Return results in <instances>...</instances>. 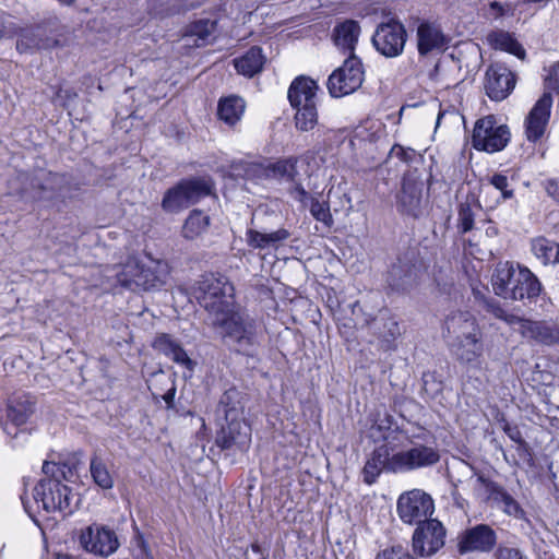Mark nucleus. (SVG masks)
I'll list each match as a JSON object with an SVG mask.
<instances>
[{
	"instance_id": "obj_45",
	"label": "nucleus",
	"mask_w": 559,
	"mask_h": 559,
	"mask_svg": "<svg viewBox=\"0 0 559 559\" xmlns=\"http://www.w3.org/2000/svg\"><path fill=\"white\" fill-rule=\"evenodd\" d=\"M457 230L460 234H466L474 227L475 212L471 203H461L457 213Z\"/></svg>"
},
{
	"instance_id": "obj_53",
	"label": "nucleus",
	"mask_w": 559,
	"mask_h": 559,
	"mask_svg": "<svg viewBox=\"0 0 559 559\" xmlns=\"http://www.w3.org/2000/svg\"><path fill=\"white\" fill-rule=\"evenodd\" d=\"M376 559H415L407 549L402 546H393L377 555Z\"/></svg>"
},
{
	"instance_id": "obj_33",
	"label": "nucleus",
	"mask_w": 559,
	"mask_h": 559,
	"mask_svg": "<svg viewBox=\"0 0 559 559\" xmlns=\"http://www.w3.org/2000/svg\"><path fill=\"white\" fill-rule=\"evenodd\" d=\"M360 35V26L354 20H347L334 27L333 39L335 45L348 51L349 55H355L354 50Z\"/></svg>"
},
{
	"instance_id": "obj_43",
	"label": "nucleus",
	"mask_w": 559,
	"mask_h": 559,
	"mask_svg": "<svg viewBox=\"0 0 559 559\" xmlns=\"http://www.w3.org/2000/svg\"><path fill=\"white\" fill-rule=\"evenodd\" d=\"M474 489L478 496L483 497L484 501L493 504L504 488L483 474H477Z\"/></svg>"
},
{
	"instance_id": "obj_21",
	"label": "nucleus",
	"mask_w": 559,
	"mask_h": 559,
	"mask_svg": "<svg viewBox=\"0 0 559 559\" xmlns=\"http://www.w3.org/2000/svg\"><path fill=\"white\" fill-rule=\"evenodd\" d=\"M216 437V444L222 449L237 448L246 451L251 442V428L243 418L225 420Z\"/></svg>"
},
{
	"instance_id": "obj_13",
	"label": "nucleus",
	"mask_w": 559,
	"mask_h": 559,
	"mask_svg": "<svg viewBox=\"0 0 559 559\" xmlns=\"http://www.w3.org/2000/svg\"><path fill=\"white\" fill-rule=\"evenodd\" d=\"M447 530L437 519L416 525L412 536V548L419 557H431L445 544Z\"/></svg>"
},
{
	"instance_id": "obj_37",
	"label": "nucleus",
	"mask_w": 559,
	"mask_h": 559,
	"mask_svg": "<svg viewBox=\"0 0 559 559\" xmlns=\"http://www.w3.org/2000/svg\"><path fill=\"white\" fill-rule=\"evenodd\" d=\"M487 43L493 48L507 51L519 59L525 58V50L522 45L508 32L493 31L487 35Z\"/></svg>"
},
{
	"instance_id": "obj_60",
	"label": "nucleus",
	"mask_w": 559,
	"mask_h": 559,
	"mask_svg": "<svg viewBox=\"0 0 559 559\" xmlns=\"http://www.w3.org/2000/svg\"><path fill=\"white\" fill-rule=\"evenodd\" d=\"M56 559H74L72 556L70 555H58Z\"/></svg>"
},
{
	"instance_id": "obj_58",
	"label": "nucleus",
	"mask_w": 559,
	"mask_h": 559,
	"mask_svg": "<svg viewBox=\"0 0 559 559\" xmlns=\"http://www.w3.org/2000/svg\"><path fill=\"white\" fill-rule=\"evenodd\" d=\"M174 397H175V389H171L169 390L165 395H164V400L165 402L170 405L174 401Z\"/></svg>"
},
{
	"instance_id": "obj_50",
	"label": "nucleus",
	"mask_w": 559,
	"mask_h": 559,
	"mask_svg": "<svg viewBox=\"0 0 559 559\" xmlns=\"http://www.w3.org/2000/svg\"><path fill=\"white\" fill-rule=\"evenodd\" d=\"M545 92L559 94V61L549 67L544 79Z\"/></svg>"
},
{
	"instance_id": "obj_30",
	"label": "nucleus",
	"mask_w": 559,
	"mask_h": 559,
	"mask_svg": "<svg viewBox=\"0 0 559 559\" xmlns=\"http://www.w3.org/2000/svg\"><path fill=\"white\" fill-rule=\"evenodd\" d=\"M215 28L216 22L209 19L191 23L183 34L186 45L202 47L212 43Z\"/></svg>"
},
{
	"instance_id": "obj_12",
	"label": "nucleus",
	"mask_w": 559,
	"mask_h": 559,
	"mask_svg": "<svg viewBox=\"0 0 559 559\" xmlns=\"http://www.w3.org/2000/svg\"><path fill=\"white\" fill-rule=\"evenodd\" d=\"M510 141L509 128L497 124L492 116L479 119L473 131V146L478 151L495 153L503 150Z\"/></svg>"
},
{
	"instance_id": "obj_29",
	"label": "nucleus",
	"mask_w": 559,
	"mask_h": 559,
	"mask_svg": "<svg viewBox=\"0 0 559 559\" xmlns=\"http://www.w3.org/2000/svg\"><path fill=\"white\" fill-rule=\"evenodd\" d=\"M33 409L31 405H25L22 403L12 404L8 407V421L4 424L3 430L4 432L12 437V439H17L19 437L28 436L24 429H20L21 426L26 424L28 420Z\"/></svg>"
},
{
	"instance_id": "obj_25",
	"label": "nucleus",
	"mask_w": 559,
	"mask_h": 559,
	"mask_svg": "<svg viewBox=\"0 0 559 559\" xmlns=\"http://www.w3.org/2000/svg\"><path fill=\"white\" fill-rule=\"evenodd\" d=\"M416 40L420 57H426L436 50H442L445 46V36L440 27L429 22H421L418 25Z\"/></svg>"
},
{
	"instance_id": "obj_32",
	"label": "nucleus",
	"mask_w": 559,
	"mask_h": 559,
	"mask_svg": "<svg viewBox=\"0 0 559 559\" xmlns=\"http://www.w3.org/2000/svg\"><path fill=\"white\" fill-rule=\"evenodd\" d=\"M290 237V233L286 228H280L272 233H261L255 229H248L246 239L249 247L253 249H276L281 243Z\"/></svg>"
},
{
	"instance_id": "obj_59",
	"label": "nucleus",
	"mask_w": 559,
	"mask_h": 559,
	"mask_svg": "<svg viewBox=\"0 0 559 559\" xmlns=\"http://www.w3.org/2000/svg\"><path fill=\"white\" fill-rule=\"evenodd\" d=\"M22 502H23L25 511L36 522L35 518L33 515L32 507L28 504V502L23 497H22Z\"/></svg>"
},
{
	"instance_id": "obj_27",
	"label": "nucleus",
	"mask_w": 559,
	"mask_h": 559,
	"mask_svg": "<svg viewBox=\"0 0 559 559\" xmlns=\"http://www.w3.org/2000/svg\"><path fill=\"white\" fill-rule=\"evenodd\" d=\"M452 355L461 362L475 365L483 354L481 334L457 341H448Z\"/></svg>"
},
{
	"instance_id": "obj_15",
	"label": "nucleus",
	"mask_w": 559,
	"mask_h": 559,
	"mask_svg": "<svg viewBox=\"0 0 559 559\" xmlns=\"http://www.w3.org/2000/svg\"><path fill=\"white\" fill-rule=\"evenodd\" d=\"M497 532L485 523H479L464 530L457 536V551L461 555L471 552L489 554L497 546Z\"/></svg>"
},
{
	"instance_id": "obj_23",
	"label": "nucleus",
	"mask_w": 559,
	"mask_h": 559,
	"mask_svg": "<svg viewBox=\"0 0 559 559\" xmlns=\"http://www.w3.org/2000/svg\"><path fill=\"white\" fill-rule=\"evenodd\" d=\"M417 280L415 264L407 257L397 258L386 274V284L394 292H406L414 286Z\"/></svg>"
},
{
	"instance_id": "obj_51",
	"label": "nucleus",
	"mask_w": 559,
	"mask_h": 559,
	"mask_svg": "<svg viewBox=\"0 0 559 559\" xmlns=\"http://www.w3.org/2000/svg\"><path fill=\"white\" fill-rule=\"evenodd\" d=\"M493 550L495 559H526L523 551L515 547L500 544Z\"/></svg>"
},
{
	"instance_id": "obj_34",
	"label": "nucleus",
	"mask_w": 559,
	"mask_h": 559,
	"mask_svg": "<svg viewBox=\"0 0 559 559\" xmlns=\"http://www.w3.org/2000/svg\"><path fill=\"white\" fill-rule=\"evenodd\" d=\"M199 5L195 0H150L148 12L155 17H167Z\"/></svg>"
},
{
	"instance_id": "obj_7",
	"label": "nucleus",
	"mask_w": 559,
	"mask_h": 559,
	"mask_svg": "<svg viewBox=\"0 0 559 559\" xmlns=\"http://www.w3.org/2000/svg\"><path fill=\"white\" fill-rule=\"evenodd\" d=\"M200 305L209 313V322L235 307L234 286L224 276L205 274L198 283Z\"/></svg>"
},
{
	"instance_id": "obj_24",
	"label": "nucleus",
	"mask_w": 559,
	"mask_h": 559,
	"mask_svg": "<svg viewBox=\"0 0 559 559\" xmlns=\"http://www.w3.org/2000/svg\"><path fill=\"white\" fill-rule=\"evenodd\" d=\"M520 265L512 262H499L491 275V286L495 294L503 299H511L513 287L518 284Z\"/></svg>"
},
{
	"instance_id": "obj_57",
	"label": "nucleus",
	"mask_w": 559,
	"mask_h": 559,
	"mask_svg": "<svg viewBox=\"0 0 559 559\" xmlns=\"http://www.w3.org/2000/svg\"><path fill=\"white\" fill-rule=\"evenodd\" d=\"M545 189L549 197H551L557 203H559V179H548L545 182Z\"/></svg>"
},
{
	"instance_id": "obj_19",
	"label": "nucleus",
	"mask_w": 559,
	"mask_h": 559,
	"mask_svg": "<svg viewBox=\"0 0 559 559\" xmlns=\"http://www.w3.org/2000/svg\"><path fill=\"white\" fill-rule=\"evenodd\" d=\"M515 84V74L502 63L491 64L486 71L485 91L491 100L506 99Z\"/></svg>"
},
{
	"instance_id": "obj_3",
	"label": "nucleus",
	"mask_w": 559,
	"mask_h": 559,
	"mask_svg": "<svg viewBox=\"0 0 559 559\" xmlns=\"http://www.w3.org/2000/svg\"><path fill=\"white\" fill-rule=\"evenodd\" d=\"M483 304L488 312L516 329L523 337L547 346L559 344V323L534 321L510 314L492 298L484 297Z\"/></svg>"
},
{
	"instance_id": "obj_2",
	"label": "nucleus",
	"mask_w": 559,
	"mask_h": 559,
	"mask_svg": "<svg viewBox=\"0 0 559 559\" xmlns=\"http://www.w3.org/2000/svg\"><path fill=\"white\" fill-rule=\"evenodd\" d=\"M64 467L53 462H44L45 475L33 489V499L37 507L47 513L59 512L63 516L73 513L78 499L72 489L61 483L66 477Z\"/></svg>"
},
{
	"instance_id": "obj_41",
	"label": "nucleus",
	"mask_w": 559,
	"mask_h": 559,
	"mask_svg": "<svg viewBox=\"0 0 559 559\" xmlns=\"http://www.w3.org/2000/svg\"><path fill=\"white\" fill-rule=\"evenodd\" d=\"M90 472L94 483L103 489H111L114 486V478L109 473L103 460L94 455L91 459Z\"/></svg>"
},
{
	"instance_id": "obj_49",
	"label": "nucleus",
	"mask_w": 559,
	"mask_h": 559,
	"mask_svg": "<svg viewBox=\"0 0 559 559\" xmlns=\"http://www.w3.org/2000/svg\"><path fill=\"white\" fill-rule=\"evenodd\" d=\"M442 381L437 378L436 372H424L423 390L429 397H437L442 392Z\"/></svg>"
},
{
	"instance_id": "obj_40",
	"label": "nucleus",
	"mask_w": 559,
	"mask_h": 559,
	"mask_svg": "<svg viewBox=\"0 0 559 559\" xmlns=\"http://www.w3.org/2000/svg\"><path fill=\"white\" fill-rule=\"evenodd\" d=\"M46 45L39 36L38 28L23 29L16 40V49L21 53H33L35 50L45 48Z\"/></svg>"
},
{
	"instance_id": "obj_17",
	"label": "nucleus",
	"mask_w": 559,
	"mask_h": 559,
	"mask_svg": "<svg viewBox=\"0 0 559 559\" xmlns=\"http://www.w3.org/2000/svg\"><path fill=\"white\" fill-rule=\"evenodd\" d=\"M440 460L437 449L424 444H415L406 451L393 454L392 473L409 472L432 466Z\"/></svg>"
},
{
	"instance_id": "obj_26",
	"label": "nucleus",
	"mask_w": 559,
	"mask_h": 559,
	"mask_svg": "<svg viewBox=\"0 0 559 559\" xmlns=\"http://www.w3.org/2000/svg\"><path fill=\"white\" fill-rule=\"evenodd\" d=\"M247 394L237 388H229L219 399L216 413L225 420L243 418Z\"/></svg>"
},
{
	"instance_id": "obj_48",
	"label": "nucleus",
	"mask_w": 559,
	"mask_h": 559,
	"mask_svg": "<svg viewBox=\"0 0 559 559\" xmlns=\"http://www.w3.org/2000/svg\"><path fill=\"white\" fill-rule=\"evenodd\" d=\"M514 14V5L510 2L501 3L499 1H491L485 11L488 19L499 20L507 15Z\"/></svg>"
},
{
	"instance_id": "obj_46",
	"label": "nucleus",
	"mask_w": 559,
	"mask_h": 559,
	"mask_svg": "<svg viewBox=\"0 0 559 559\" xmlns=\"http://www.w3.org/2000/svg\"><path fill=\"white\" fill-rule=\"evenodd\" d=\"M310 213L319 222L330 227L333 224V218L330 212L329 203L319 201L316 198L310 199Z\"/></svg>"
},
{
	"instance_id": "obj_1",
	"label": "nucleus",
	"mask_w": 559,
	"mask_h": 559,
	"mask_svg": "<svg viewBox=\"0 0 559 559\" xmlns=\"http://www.w3.org/2000/svg\"><path fill=\"white\" fill-rule=\"evenodd\" d=\"M211 326L223 342L237 353L255 356L260 347V332L257 321L236 306L210 321Z\"/></svg>"
},
{
	"instance_id": "obj_44",
	"label": "nucleus",
	"mask_w": 559,
	"mask_h": 559,
	"mask_svg": "<svg viewBox=\"0 0 559 559\" xmlns=\"http://www.w3.org/2000/svg\"><path fill=\"white\" fill-rule=\"evenodd\" d=\"M310 157V152L306 153L300 158L290 157L282 159L273 165V171L282 177H286L292 181H296L299 173L297 170V163L299 160H307Z\"/></svg>"
},
{
	"instance_id": "obj_38",
	"label": "nucleus",
	"mask_w": 559,
	"mask_h": 559,
	"mask_svg": "<svg viewBox=\"0 0 559 559\" xmlns=\"http://www.w3.org/2000/svg\"><path fill=\"white\" fill-rule=\"evenodd\" d=\"M534 255L544 264L559 263V243L544 237L532 241Z\"/></svg>"
},
{
	"instance_id": "obj_20",
	"label": "nucleus",
	"mask_w": 559,
	"mask_h": 559,
	"mask_svg": "<svg viewBox=\"0 0 559 559\" xmlns=\"http://www.w3.org/2000/svg\"><path fill=\"white\" fill-rule=\"evenodd\" d=\"M552 96L544 92L525 119V135L530 142L538 141L545 133L550 119Z\"/></svg>"
},
{
	"instance_id": "obj_18",
	"label": "nucleus",
	"mask_w": 559,
	"mask_h": 559,
	"mask_svg": "<svg viewBox=\"0 0 559 559\" xmlns=\"http://www.w3.org/2000/svg\"><path fill=\"white\" fill-rule=\"evenodd\" d=\"M423 191V180L412 175L404 176L401 191L396 195L397 211L414 218L420 217L426 207Z\"/></svg>"
},
{
	"instance_id": "obj_6",
	"label": "nucleus",
	"mask_w": 559,
	"mask_h": 559,
	"mask_svg": "<svg viewBox=\"0 0 559 559\" xmlns=\"http://www.w3.org/2000/svg\"><path fill=\"white\" fill-rule=\"evenodd\" d=\"M118 283L132 290H150L162 286L167 276L166 264L152 262L143 264L139 259L131 257L116 274Z\"/></svg>"
},
{
	"instance_id": "obj_5",
	"label": "nucleus",
	"mask_w": 559,
	"mask_h": 559,
	"mask_svg": "<svg viewBox=\"0 0 559 559\" xmlns=\"http://www.w3.org/2000/svg\"><path fill=\"white\" fill-rule=\"evenodd\" d=\"M318 90L316 81L306 76L296 78L288 88V100L296 110L295 126L300 131H310L318 123Z\"/></svg>"
},
{
	"instance_id": "obj_4",
	"label": "nucleus",
	"mask_w": 559,
	"mask_h": 559,
	"mask_svg": "<svg viewBox=\"0 0 559 559\" xmlns=\"http://www.w3.org/2000/svg\"><path fill=\"white\" fill-rule=\"evenodd\" d=\"M370 436L374 440H382L383 443L376 447L368 457L364 469V481L366 484H373L383 471L392 472L391 462L395 445L400 442L402 432L399 428H392L384 421L376 423L370 428Z\"/></svg>"
},
{
	"instance_id": "obj_16",
	"label": "nucleus",
	"mask_w": 559,
	"mask_h": 559,
	"mask_svg": "<svg viewBox=\"0 0 559 559\" xmlns=\"http://www.w3.org/2000/svg\"><path fill=\"white\" fill-rule=\"evenodd\" d=\"M79 542L84 550L100 557L115 554L120 546L116 533L99 524H92L83 530Z\"/></svg>"
},
{
	"instance_id": "obj_28",
	"label": "nucleus",
	"mask_w": 559,
	"mask_h": 559,
	"mask_svg": "<svg viewBox=\"0 0 559 559\" xmlns=\"http://www.w3.org/2000/svg\"><path fill=\"white\" fill-rule=\"evenodd\" d=\"M154 347L189 371L194 369L195 362L188 356L182 346L167 334H162L154 341Z\"/></svg>"
},
{
	"instance_id": "obj_54",
	"label": "nucleus",
	"mask_w": 559,
	"mask_h": 559,
	"mask_svg": "<svg viewBox=\"0 0 559 559\" xmlns=\"http://www.w3.org/2000/svg\"><path fill=\"white\" fill-rule=\"evenodd\" d=\"M290 195L305 206L308 205V201L310 202V199L312 198L300 183H296L294 188H292Z\"/></svg>"
},
{
	"instance_id": "obj_36",
	"label": "nucleus",
	"mask_w": 559,
	"mask_h": 559,
	"mask_svg": "<svg viewBox=\"0 0 559 559\" xmlns=\"http://www.w3.org/2000/svg\"><path fill=\"white\" fill-rule=\"evenodd\" d=\"M265 57L260 47H251L243 56L234 60L236 70L245 76L252 78L259 73L264 64Z\"/></svg>"
},
{
	"instance_id": "obj_31",
	"label": "nucleus",
	"mask_w": 559,
	"mask_h": 559,
	"mask_svg": "<svg viewBox=\"0 0 559 559\" xmlns=\"http://www.w3.org/2000/svg\"><path fill=\"white\" fill-rule=\"evenodd\" d=\"M542 284L538 278L527 269H520L518 284L513 287L510 300L532 301L539 296Z\"/></svg>"
},
{
	"instance_id": "obj_62",
	"label": "nucleus",
	"mask_w": 559,
	"mask_h": 559,
	"mask_svg": "<svg viewBox=\"0 0 559 559\" xmlns=\"http://www.w3.org/2000/svg\"><path fill=\"white\" fill-rule=\"evenodd\" d=\"M251 548L254 552H260V547L258 545H252Z\"/></svg>"
},
{
	"instance_id": "obj_35",
	"label": "nucleus",
	"mask_w": 559,
	"mask_h": 559,
	"mask_svg": "<svg viewBox=\"0 0 559 559\" xmlns=\"http://www.w3.org/2000/svg\"><path fill=\"white\" fill-rule=\"evenodd\" d=\"M245 110V99L236 95L222 98L217 106L218 118L230 127H234L241 120Z\"/></svg>"
},
{
	"instance_id": "obj_8",
	"label": "nucleus",
	"mask_w": 559,
	"mask_h": 559,
	"mask_svg": "<svg viewBox=\"0 0 559 559\" xmlns=\"http://www.w3.org/2000/svg\"><path fill=\"white\" fill-rule=\"evenodd\" d=\"M212 188L213 183L209 177L182 179L165 192L162 209L166 213L177 214L200 199L210 195Z\"/></svg>"
},
{
	"instance_id": "obj_39",
	"label": "nucleus",
	"mask_w": 559,
	"mask_h": 559,
	"mask_svg": "<svg viewBox=\"0 0 559 559\" xmlns=\"http://www.w3.org/2000/svg\"><path fill=\"white\" fill-rule=\"evenodd\" d=\"M209 226L210 216L200 210H193L185 222L182 235L187 239H194L204 234Z\"/></svg>"
},
{
	"instance_id": "obj_11",
	"label": "nucleus",
	"mask_w": 559,
	"mask_h": 559,
	"mask_svg": "<svg viewBox=\"0 0 559 559\" xmlns=\"http://www.w3.org/2000/svg\"><path fill=\"white\" fill-rule=\"evenodd\" d=\"M371 40L380 55L385 58H396L404 51L407 32L402 22L396 19H390L377 26Z\"/></svg>"
},
{
	"instance_id": "obj_42",
	"label": "nucleus",
	"mask_w": 559,
	"mask_h": 559,
	"mask_svg": "<svg viewBox=\"0 0 559 559\" xmlns=\"http://www.w3.org/2000/svg\"><path fill=\"white\" fill-rule=\"evenodd\" d=\"M493 506L498 507L508 516L527 521L524 509L506 489L500 492Z\"/></svg>"
},
{
	"instance_id": "obj_9",
	"label": "nucleus",
	"mask_w": 559,
	"mask_h": 559,
	"mask_svg": "<svg viewBox=\"0 0 559 559\" xmlns=\"http://www.w3.org/2000/svg\"><path fill=\"white\" fill-rule=\"evenodd\" d=\"M396 512L404 524L418 525L424 521H430L435 512V501L426 491L412 489L400 495Z\"/></svg>"
},
{
	"instance_id": "obj_52",
	"label": "nucleus",
	"mask_w": 559,
	"mask_h": 559,
	"mask_svg": "<svg viewBox=\"0 0 559 559\" xmlns=\"http://www.w3.org/2000/svg\"><path fill=\"white\" fill-rule=\"evenodd\" d=\"M490 185H492L497 190H499L501 192V198L503 200H508V199H511L513 198V190L512 189H508L509 187V181H508V177L502 175V174H495L490 180H489Z\"/></svg>"
},
{
	"instance_id": "obj_56",
	"label": "nucleus",
	"mask_w": 559,
	"mask_h": 559,
	"mask_svg": "<svg viewBox=\"0 0 559 559\" xmlns=\"http://www.w3.org/2000/svg\"><path fill=\"white\" fill-rule=\"evenodd\" d=\"M503 431L515 443H519V444H524L525 443V441H524V439L522 437V433H521L520 429L516 426H511L510 424H506L503 426Z\"/></svg>"
},
{
	"instance_id": "obj_22",
	"label": "nucleus",
	"mask_w": 559,
	"mask_h": 559,
	"mask_svg": "<svg viewBox=\"0 0 559 559\" xmlns=\"http://www.w3.org/2000/svg\"><path fill=\"white\" fill-rule=\"evenodd\" d=\"M444 337L448 341L469 338L481 334L476 318L469 311H453L444 321Z\"/></svg>"
},
{
	"instance_id": "obj_14",
	"label": "nucleus",
	"mask_w": 559,
	"mask_h": 559,
	"mask_svg": "<svg viewBox=\"0 0 559 559\" xmlns=\"http://www.w3.org/2000/svg\"><path fill=\"white\" fill-rule=\"evenodd\" d=\"M70 177L66 174L40 170L32 180L34 198L37 201L56 204L68 198Z\"/></svg>"
},
{
	"instance_id": "obj_55",
	"label": "nucleus",
	"mask_w": 559,
	"mask_h": 559,
	"mask_svg": "<svg viewBox=\"0 0 559 559\" xmlns=\"http://www.w3.org/2000/svg\"><path fill=\"white\" fill-rule=\"evenodd\" d=\"M391 154H393L403 162H409L413 158L415 152L412 148H405L396 144L391 148Z\"/></svg>"
},
{
	"instance_id": "obj_47",
	"label": "nucleus",
	"mask_w": 559,
	"mask_h": 559,
	"mask_svg": "<svg viewBox=\"0 0 559 559\" xmlns=\"http://www.w3.org/2000/svg\"><path fill=\"white\" fill-rule=\"evenodd\" d=\"M401 335V330L397 321L393 318H389L383 322V331L380 336L384 343L386 349L393 348L395 340Z\"/></svg>"
},
{
	"instance_id": "obj_10",
	"label": "nucleus",
	"mask_w": 559,
	"mask_h": 559,
	"mask_svg": "<svg viewBox=\"0 0 559 559\" xmlns=\"http://www.w3.org/2000/svg\"><path fill=\"white\" fill-rule=\"evenodd\" d=\"M365 80L361 60L349 55L343 64L334 70L328 80V90L332 97H343L357 91Z\"/></svg>"
},
{
	"instance_id": "obj_61",
	"label": "nucleus",
	"mask_w": 559,
	"mask_h": 559,
	"mask_svg": "<svg viewBox=\"0 0 559 559\" xmlns=\"http://www.w3.org/2000/svg\"><path fill=\"white\" fill-rule=\"evenodd\" d=\"M62 4H71L73 3L75 0H59Z\"/></svg>"
}]
</instances>
